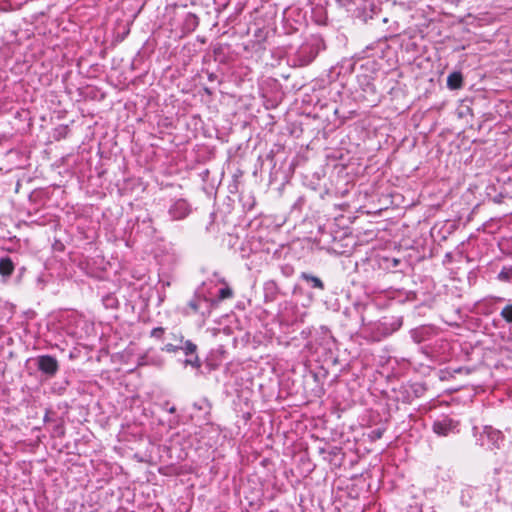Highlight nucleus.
Masks as SVG:
<instances>
[{"mask_svg":"<svg viewBox=\"0 0 512 512\" xmlns=\"http://www.w3.org/2000/svg\"><path fill=\"white\" fill-rule=\"evenodd\" d=\"M500 316L507 322L512 323V304H508L500 312Z\"/></svg>","mask_w":512,"mask_h":512,"instance_id":"9","label":"nucleus"},{"mask_svg":"<svg viewBox=\"0 0 512 512\" xmlns=\"http://www.w3.org/2000/svg\"><path fill=\"white\" fill-rule=\"evenodd\" d=\"M187 305L193 313H197L200 308V298L196 297V298L190 300Z\"/></svg>","mask_w":512,"mask_h":512,"instance_id":"12","label":"nucleus"},{"mask_svg":"<svg viewBox=\"0 0 512 512\" xmlns=\"http://www.w3.org/2000/svg\"><path fill=\"white\" fill-rule=\"evenodd\" d=\"M233 296V291L229 287H225L219 290L218 299L223 301L225 299L231 298Z\"/></svg>","mask_w":512,"mask_h":512,"instance_id":"10","label":"nucleus"},{"mask_svg":"<svg viewBox=\"0 0 512 512\" xmlns=\"http://www.w3.org/2000/svg\"><path fill=\"white\" fill-rule=\"evenodd\" d=\"M300 278L308 283H311L312 287L315 289L324 290L325 288L323 281L317 276L302 272L300 274Z\"/></svg>","mask_w":512,"mask_h":512,"instance_id":"6","label":"nucleus"},{"mask_svg":"<svg viewBox=\"0 0 512 512\" xmlns=\"http://www.w3.org/2000/svg\"><path fill=\"white\" fill-rule=\"evenodd\" d=\"M196 349H197V346L190 340H187L185 342L184 350H185L186 355L195 353Z\"/></svg>","mask_w":512,"mask_h":512,"instance_id":"13","label":"nucleus"},{"mask_svg":"<svg viewBox=\"0 0 512 512\" xmlns=\"http://www.w3.org/2000/svg\"><path fill=\"white\" fill-rule=\"evenodd\" d=\"M499 281L508 282L512 279V267L504 266L497 276Z\"/></svg>","mask_w":512,"mask_h":512,"instance_id":"8","label":"nucleus"},{"mask_svg":"<svg viewBox=\"0 0 512 512\" xmlns=\"http://www.w3.org/2000/svg\"><path fill=\"white\" fill-rule=\"evenodd\" d=\"M463 84V77L460 72H453L447 78V85L450 89H459Z\"/></svg>","mask_w":512,"mask_h":512,"instance_id":"7","label":"nucleus"},{"mask_svg":"<svg viewBox=\"0 0 512 512\" xmlns=\"http://www.w3.org/2000/svg\"><path fill=\"white\" fill-rule=\"evenodd\" d=\"M255 37L259 38V41H263L266 38L262 29H258L255 33Z\"/></svg>","mask_w":512,"mask_h":512,"instance_id":"14","label":"nucleus"},{"mask_svg":"<svg viewBox=\"0 0 512 512\" xmlns=\"http://www.w3.org/2000/svg\"><path fill=\"white\" fill-rule=\"evenodd\" d=\"M189 213L188 205L184 200L177 201L170 209V214L174 219H182Z\"/></svg>","mask_w":512,"mask_h":512,"instance_id":"3","label":"nucleus"},{"mask_svg":"<svg viewBox=\"0 0 512 512\" xmlns=\"http://www.w3.org/2000/svg\"><path fill=\"white\" fill-rule=\"evenodd\" d=\"M376 436L380 437V436H381V433L378 431V432L376 433Z\"/></svg>","mask_w":512,"mask_h":512,"instance_id":"15","label":"nucleus"},{"mask_svg":"<svg viewBox=\"0 0 512 512\" xmlns=\"http://www.w3.org/2000/svg\"><path fill=\"white\" fill-rule=\"evenodd\" d=\"M457 424V422L450 418H444L433 423V431L439 436H447Z\"/></svg>","mask_w":512,"mask_h":512,"instance_id":"2","label":"nucleus"},{"mask_svg":"<svg viewBox=\"0 0 512 512\" xmlns=\"http://www.w3.org/2000/svg\"><path fill=\"white\" fill-rule=\"evenodd\" d=\"M164 333H165V328L155 327L151 330L150 336L155 339H162Z\"/></svg>","mask_w":512,"mask_h":512,"instance_id":"11","label":"nucleus"},{"mask_svg":"<svg viewBox=\"0 0 512 512\" xmlns=\"http://www.w3.org/2000/svg\"><path fill=\"white\" fill-rule=\"evenodd\" d=\"M171 336L179 344L178 345H173L171 343H167L166 345H164L162 347L161 350L164 351V352H167V353H176L179 349L182 348L181 344L183 343L184 337H183V335L180 332L179 333H171Z\"/></svg>","mask_w":512,"mask_h":512,"instance_id":"5","label":"nucleus"},{"mask_svg":"<svg viewBox=\"0 0 512 512\" xmlns=\"http://www.w3.org/2000/svg\"><path fill=\"white\" fill-rule=\"evenodd\" d=\"M38 369L49 376H54L59 369L58 361L50 355L39 356Z\"/></svg>","mask_w":512,"mask_h":512,"instance_id":"1","label":"nucleus"},{"mask_svg":"<svg viewBox=\"0 0 512 512\" xmlns=\"http://www.w3.org/2000/svg\"><path fill=\"white\" fill-rule=\"evenodd\" d=\"M15 270V265L10 257H3L0 259V275L3 277H10Z\"/></svg>","mask_w":512,"mask_h":512,"instance_id":"4","label":"nucleus"},{"mask_svg":"<svg viewBox=\"0 0 512 512\" xmlns=\"http://www.w3.org/2000/svg\"><path fill=\"white\" fill-rule=\"evenodd\" d=\"M186 363L187 364H192V362L190 360H186Z\"/></svg>","mask_w":512,"mask_h":512,"instance_id":"16","label":"nucleus"}]
</instances>
